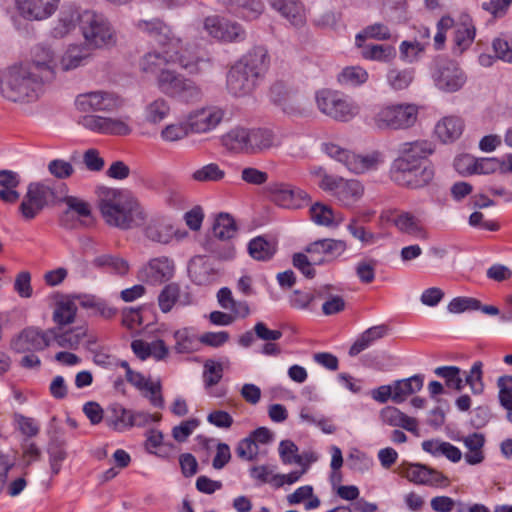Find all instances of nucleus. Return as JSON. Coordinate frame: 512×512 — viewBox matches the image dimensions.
Masks as SVG:
<instances>
[{"label":"nucleus","instance_id":"1","mask_svg":"<svg viewBox=\"0 0 512 512\" xmlns=\"http://www.w3.org/2000/svg\"><path fill=\"white\" fill-rule=\"evenodd\" d=\"M99 208L108 225L122 230L139 227L147 218L141 203L127 190H108L100 200Z\"/></svg>","mask_w":512,"mask_h":512},{"label":"nucleus","instance_id":"2","mask_svg":"<svg viewBox=\"0 0 512 512\" xmlns=\"http://www.w3.org/2000/svg\"><path fill=\"white\" fill-rule=\"evenodd\" d=\"M269 67L268 51L263 46L254 47L236 62L227 74V89L236 96L249 95L264 77Z\"/></svg>","mask_w":512,"mask_h":512},{"label":"nucleus","instance_id":"3","mask_svg":"<svg viewBox=\"0 0 512 512\" xmlns=\"http://www.w3.org/2000/svg\"><path fill=\"white\" fill-rule=\"evenodd\" d=\"M44 86L21 63L0 70V95L9 102L21 106L36 103L44 93Z\"/></svg>","mask_w":512,"mask_h":512},{"label":"nucleus","instance_id":"4","mask_svg":"<svg viewBox=\"0 0 512 512\" xmlns=\"http://www.w3.org/2000/svg\"><path fill=\"white\" fill-rule=\"evenodd\" d=\"M222 144L229 151L259 154L280 145L273 130L264 127H235L222 136Z\"/></svg>","mask_w":512,"mask_h":512},{"label":"nucleus","instance_id":"5","mask_svg":"<svg viewBox=\"0 0 512 512\" xmlns=\"http://www.w3.org/2000/svg\"><path fill=\"white\" fill-rule=\"evenodd\" d=\"M81 33L84 45L90 50L112 47L117 43V34L110 21L94 11L82 13Z\"/></svg>","mask_w":512,"mask_h":512},{"label":"nucleus","instance_id":"6","mask_svg":"<svg viewBox=\"0 0 512 512\" xmlns=\"http://www.w3.org/2000/svg\"><path fill=\"white\" fill-rule=\"evenodd\" d=\"M418 108L413 104L399 103L379 107L371 123L379 130H404L416 123Z\"/></svg>","mask_w":512,"mask_h":512},{"label":"nucleus","instance_id":"7","mask_svg":"<svg viewBox=\"0 0 512 512\" xmlns=\"http://www.w3.org/2000/svg\"><path fill=\"white\" fill-rule=\"evenodd\" d=\"M435 171L431 165L410 164L407 161L392 162L390 168L391 180L408 189H421L434 179Z\"/></svg>","mask_w":512,"mask_h":512},{"label":"nucleus","instance_id":"8","mask_svg":"<svg viewBox=\"0 0 512 512\" xmlns=\"http://www.w3.org/2000/svg\"><path fill=\"white\" fill-rule=\"evenodd\" d=\"M316 103L323 114L341 122H348L359 113V107L352 99L336 91L317 92Z\"/></svg>","mask_w":512,"mask_h":512},{"label":"nucleus","instance_id":"9","mask_svg":"<svg viewBox=\"0 0 512 512\" xmlns=\"http://www.w3.org/2000/svg\"><path fill=\"white\" fill-rule=\"evenodd\" d=\"M325 151L331 158L342 163L349 171L356 174L376 170L384 162V156L379 151L357 155L333 143L325 144Z\"/></svg>","mask_w":512,"mask_h":512},{"label":"nucleus","instance_id":"10","mask_svg":"<svg viewBox=\"0 0 512 512\" xmlns=\"http://www.w3.org/2000/svg\"><path fill=\"white\" fill-rule=\"evenodd\" d=\"M163 52L146 53L141 61L140 68L144 73L158 75L166 70L169 63H177L188 73L197 71V60H187L183 55H179L177 51H171L168 46H164Z\"/></svg>","mask_w":512,"mask_h":512},{"label":"nucleus","instance_id":"11","mask_svg":"<svg viewBox=\"0 0 512 512\" xmlns=\"http://www.w3.org/2000/svg\"><path fill=\"white\" fill-rule=\"evenodd\" d=\"M21 64L42 84L52 82L56 77L58 62L55 51L48 46L37 45L31 50V58Z\"/></svg>","mask_w":512,"mask_h":512},{"label":"nucleus","instance_id":"12","mask_svg":"<svg viewBox=\"0 0 512 512\" xmlns=\"http://www.w3.org/2000/svg\"><path fill=\"white\" fill-rule=\"evenodd\" d=\"M431 75L435 86L447 93L460 90L467 81V76L459 64L449 59L437 60Z\"/></svg>","mask_w":512,"mask_h":512},{"label":"nucleus","instance_id":"13","mask_svg":"<svg viewBox=\"0 0 512 512\" xmlns=\"http://www.w3.org/2000/svg\"><path fill=\"white\" fill-rule=\"evenodd\" d=\"M320 188L330 192L342 205L351 206L363 195V186L358 180H344L340 177L324 175L319 183Z\"/></svg>","mask_w":512,"mask_h":512},{"label":"nucleus","instance_id":"14","mask_svg":"<svg viewBox=\"0 0 512 512\" xmlns=\"http://www.w3.org/2000/svg\"><path fill=\"white\" fill-rule=\"evenodd\" d=\"M128 120V117L112 118L95 114H86L79 117L78 124L94 133L126 136L132 132V128L129 125Z\"/></svg>","mask_w":512,"mask_h":512},{"label":"nucleus","instance_id":"15","mask_svg":"<svg viewBox=\"0 0 512 512\" xmlns=\"http://www.w3.org/2000/svg\"><path fill=\"white\" fill-rule=\"evenodd\" d=\"M51 333V329L44 331L34 326L26 327L11 339L10 348L16 353L43 351L51 344Z\"/></svg>","mask_w":512,"mask_h":512},{"label":"nucleus","instance_id":"16","mask_svg":"<svg viewBox=\"0 0 512 512\" xmlns=\"http://www.w3.org/2000/svg\"><path fill=\"white\" fill-rule=\"evenodd\" d=\"M122 105L120 98L108 91H92L79 94L75 106L80 112L113 111Z\"/></svg>","mask_w":512,"mask_h":512},{"label":"nucleus","instance_id":"17","mask_svg":"<svg viewBox=\"0 0 512 512\" xmlns=\"http://www.w3.org/2000/svg\"><path fill=\"white\" fill-rule=\"evenodd\" d=\"M225 112L217 106H205L190 111L186 115L193 134H206L213 131L224 119Z\"/></svg>","mask_w":512,"mask_h":512},{"label":"nucleus","instance_id":"18","mask_svg":"<svg viewBox=\"0 0 512 512\" xmlns=\"http://www.w3.org/2000/svg\"><path fill=\"white\" fill-rule=\"evenodd\" d=\"M204 29L213 38L226 42L242 41L246 35L238 23L218 16L207 17L204 21Z\"/></svg>","mask_w":512,"mask_h":512},{"label":"nucleus","instance_id":"19","mask_svg":"<svg viewBox=\"0 0 512 512\" xmlns=\"http://www.w3.org/2000/svg\"><path fill=\"white\" fill-rule=\"evenodd\" d=\"M175 271L174 262L161 256L151 259L138 271V278L151 284H160L170 280Z\"/></svg>","mask_w":512,"mask_h":512},{"label":"nucleus","instance_id":"20","mask_svg":"<svg viewBox=\"0 0 512 512\" xmlns=\"http://www.w3.org/2000/svg\"><path fill=\"white\" fill-rule=\"evenodd\" d=\"M401 473L408 481L418 485L435 487L449 485V480L444 474L423 464H408Z\"/></svg>","mask_w":512,"mask_h":512},{"label":"nucleus","instance_id":"21","mask_svg":"<svg viewBox=\"0 0 512 512\" xmlns=\"http://www.w3.org/2000/svg\"><path fill=\"white\" fill-rule=\"evenodd\" d=\"M268 193L272 202L280 207L289 209L301 207L302 203L308 198L305 191L285 183L270 184Z\"/></svg>","mask_w":512,"mask_h":512},{"label":"nucleus","instance_id":"22","mask_svg":"<svg viewBox=\"0 0 512 512\" xmlns=\"http://www.w3.org/2000/svg\"><path fill=\"white\" fill-rule=\"evenodd\" d=\"M347 248L342 240L321 239L306 247V252L311 255L314 264H324L341 256Z\"/></svg>","mask_w":512,"mask_h":512},{"label":"nucleus","instance_id":"23","mask_svg":"<svg viewBox=\"0 0 512 512\" xmlns=\"http://www.w3.org/2000/svg\"><path fill=\"white\" fill-rule=\"evenodd\" d=\"M60 0H16L20 15L31 21H42L51 17Z\"/></svg>","mask_w":512,"mask_h":512},{"label":"nucleus","instance_id":"24","mask_svg":"<svg viewBox=\"0 0 512 512\" xmlns=\"http://www.w3.org/2000/svg\"><path fill=\"white\" fill-rule=\"evenodd\" d=\"M64 190H66V185L62 183L33 182L27 187V191L43 209L62 202Z\"/></svg>","mask_w":512,"mask_h":512},{"label":"nucleus","instance_id":"25","mask_svg":"<svg viewBox=\"0 0 512 512\" xmlns=\"http://www.w3.org/2000/svg\"><path fill=\"white\" fill-rule=\"evenodd\" d=\"M434 153V145L428 140H415L401 143L398 147V156L393 162L407 161L410 164H422Z\"/></svg>","mask_w":512,"mask_h":512},{"label":"nucleus","instance_id":"26","mask_svg":"<svg viewBox=\"0 0 512 512\" xmlns=\"http://www.w3.org/2000/svg\"><path fill=\"white\" fill-rule=\"evenodd\" d=\"M143 233L152 242L167 244L173 239L175 230L169 219L156 216L146 222Z\"/></svg>","mask_w":512,"mask_h":512},{"label":"nucleus","instance_id":"27","mask_svg":"<svg viewBox=\"0 0 512 512\" xmlns=\"http://www.w3.org/2000/svg\"><path fill=\"white\" fill-rule=\"evenodd\" d=\"M138 30L147 33L153 37L157 43L163 46H178L180 43L179 38L171 36L170 28L160 19L139 20L136 23Z\"/></svg>","mask_w":512,"mask_h":512},{"label":"nucleus","instance_id":"28","mask_svg":"<svg viewBox=\"0 0 512 512\" xmlns=\"http://www.w3.org/2000/svg\"><path fill=\"white\" fill-rule=\"evenodd\" d=\"M90 49L84 44H72L61 55L58 67L63 72L75 70L84 66L90 58Z\"/></svg>","mask_w":512,"mask_h":512},{"label":"nucleus","instance_id":"29","mask_svg":"<svg viewBox=\"0 0 512 512\" xmlns=\"http://www.w3.org/2000/svg\"><path fill=\"white\" fill-rule=\"evenodd\" d=\"M268 3L287 19L291 25L301 27L305 24V11L299 0H268Z\"/></svg>","mask_w":512,"mask_h":512},{"label":"nucleus","instance_id":"30","mask_svg":"<svg viewBox=\"0 0 512 512\" xmlns=\"http://www.w3.org/2000/svg\"><path fill=\"white\" fill-rule=\"evenodd\" d=\"M191 302L190 294L181 292L180 286L177 283H170L164 286L158 296V305L163 313L170 312L177 303L186 306Z\"/></svg>","mask_w":512,"mask_h":512},{"label":"nucleus","instance_id":"31","mask_svg":"<svg viewBox=\"0 0 512 512\" xmlns=\"http://www.w3.org/2000/svg\"><path fill=\"white\" fill-rule=\"evenodd\" d=\"M77 24L82 25V13L74 6H64L53 27L52 34L56 38H63L73 31Z\"/></svg>","mask_w":512,"mask_h":512},{"label":"nucleus","instance_id":"32","mask_svg":"<svg viewBox=\"0 0 512 512\" xmlns=\"http://www.w3.org/2000/svg\"><path fill=\"white\" fill-rule=\"evenodd\" d=\"M464 121L459 116H445L435 126L437 137L443 142H454L463 133Z\"/></svg>","mask_w":512,"mask_h":512},{"label":"nucleus","instance_id":"33","mask_svg":"<svg viewBox=\"0 0 512 512\" xmlns=\"http://www.w3.org/2000/svg\"><path fill=\"white\" fill-rule=\"evenodd\" d=\"M388 334V327L385 324L376 325L362 332L349 349V355L355 357L362 351L368 349L377 340Z\"/></svg>","mask_w":512,"mask_h":512},{"label":"nucleus","instance_id":"34","mask_svg":"<svg viewBox=\"0 0 512 512\" xmlns=\"http://www.w3.org/2000/svg\"><path fill=\"white\" fill-rule=\"evenodd\" d=\"M51 338L55 340L58 346L67 349H77L84 338L87 337V328L85 326L74 327L62 331L61 327L51 328Z\"/></svg>","mask_w":512,"mask_h":512},{"label":"nucleus","instance_id":"35","mask_svg":"<svg viewBox=\"0 0 512 512\" xmlns=\"http://www.w3.org/2000/svg\"><path fill=\"white\" fill-rule=\"evenodd\" d=\"M396 228L409 236L418 239H427L428 235L421 221L410 212L402 211L393 218Z\"/></svg>","mask_w":512,"mask_h":512},{"label":"nucleus","instance_id":"36","mask_svg":"<svg viewBox=\"0 0 512 512\" xmlns=\"http://www.w3.org/2000/svg\"><path fill=\"white\" fill-rule=\"evenodd\" d=\"M423 383L424 377L418 374L406 379L394 381L393 402L397 404L404 402L410 395L420 391L423 387Z\"/></svg>","mask_w":512,"mask_h":512},{"label":"nucleus","instance_id":"37","mask_svg":"<svg viewBox=\"0 0 512 512\" xmlns=\"http://www.w3.org/2000/svg\"><path fill=\"white\" fill-rule=\"evenodd\" d=\"M131 414L132 410L114 403L107 408L105 422L113 430L123 432L131 429Z\"/></svg>","mask_w":512,"mask_h":512},{"label":"nucleus","instance_id":"38","mask_svg":"<svg viewBox=\"0 0 512 512\" xmlns=\"http://www.w3.org/2000/svg\"><path fill=\"white\" fill-rule=\"evenodd\" d=\"M270 97L274 103L282 106L283 111L290 115L302 114L304 112V109L299 105L295 97L281 83H276L271 87Z\"/></svg>","mask_w":512,"mask_h":512},{"label":"nucleus","instance_id":"39","mask_svg":"<svg viewBox=\"0 0 512 512\" xmlns=\"http://www.w3.org/2000/svg\"><path fill=\"white\" fill-rule=\"evenodd\" d=\"M356 46L360 48L361 56L366 60L378 61L387 63L392 61L396 57V50L391 45L383 44H362V42L356 43Z\"/></svg>","mask_w":512,"mask_h":512},{"label":"nucleus","instance_id":"40","mask_svg":"<svg viewBox=\"0 0 512 512\" xmlns=\"http://www.w3.org/2000/svg\"><path fill=\"white\" fill-rule=\"evenodd\" d=\"M66 441L62 434L57 431L51 436L47 452L49 455V462L52 473L58 474L61 469L62 462L66 459L67 453L65 451Z\"/></svg>","mask_w":512,"mask_h":512},{"label":"nucleus","instance_id":"41","mask_svg":"<svg viewBox=\"0 0 512 512\" xmlns=\"http://www.w3.org/2000/svg\"><path fill=\"white\" fill-rule=\"evenodd\" d=\"M475 32L472 18L468 14H461L454 35V42L460 51L467 49L472 44Z\"/></svg>","mask_w":512,"mask_h":512},{"label":"nucleus","instance_id":"42","mask_svg":"<svg viewBox=\"0 0 512 512\" xmlns=\"http://www.w3.org/2000/svg\"><path fill=\"white\" fill-rule=\"evenodd\" d=\"M422 449L433 456H445L448 460L457 463L462 458L459 448L449 442L440 440H426L422 442Z\"/></svg>","mask_w":512,"mask_h":512},{"label":"nucleus","instance_id":"43","mask_svg":"<svg viewBox=\"0 0 512 512\" xmlns=\"http://www.w3.org/2000/svg\"><path fill=\"white\" fill-rule=\"evenodd\" d=\"M277 251V244L264 236H258L248 243L249 255L257 261L270 260Z\"/></svg>","mask_w":512,"mask_h":512},{"label":"nucleus","instance_id":"44","mask_svg":"<svg viewBox=\"0 0 512 512\" xmlns=\"http://www.w3.org/2000/svg\"><path fill=\"white\" fill-rule=\"evenodd\" d=\"M218 2L248 20L256 19L263 11L261 0H218Z\"/></svg>","mask_w":512,"mask_h":512},{"label":"nucleus","instance_id":"45","mask_svg":"<svg viewBox=\"0 0 512 512\" xmlns=\"http://www.w3.org/2000/svg\"><path fill=\"white\" fill-rule=\"evenodd\" d=\"M173 336L175 339L174 349L177 353H193L200 349V337L188 328L175 331Z\"/></svg>","mask_w":512,"mask_h":512},{"label":"nucleus","instance_id":"46","mask_svg":"<svg viewBox=\"0 0 512 512\" xmlns=\"http://www.w3.org/2000/svg\"><path fill=\"white\" fill-rule=\"evenodd\" d=\"M170 110V105L165 99L157 98L145 106L144 120L149 124L157 125L168 117Z\"/></svg>","mask_w":512,"mask_h":512},{"label":"nucleus","instance_id":"47","mask_svg":"<svg viewBox=\"0 0 512 512\" xmlns=\"http://www.w3.org/2000/svg\"><path fill=\"white\" fill-rule=\"evenodd\" d=\"M311 219L318 225L332 226L342 222L341 214L335 213L333 209L322 203H315L310 208Z\"/></svg>","mask_w":512,"mask_h":512},{"label":"nucleus","instance_id":"48","mask_svg":"<svg viewBox=\"0 0 512 512\" xmlns=\"http://www.w3.org/2000/svg\"><path fill=\"white\" fill-rule=\"evenodd\" d=\"M202 97L203 92L200 86L193 80L185 78L171 98L180 103L192 104L199 102Z\"/></svg>","mask_w":512,"mask_h":512},{"label":"nucleus","instance_id":"49","mask_svg":"<svg viewBox=\"0 0 512 512\" xmlns=\"http://www.w3.org/2000/svg\"><path fill=\"white\" fill-rule=\"evenodd\" d=\"M483 363L475 361L469 371H463L464 386H469L473 395H481L485 390Z\"/></svg>","mask_w":512,"mask_h":512},{"label":"nucleus","instance_id":"50","mask_svg":"<svg viewBox=\"0 0 512 512\" xmlns=\"http://www.w3.org/2000/svg\"><path fill=\"white\" fill-rule=\"evenodd\" d=\"M435 375L445 381L448 389L462 391L464 388L463 371L457 366H440L434 370Z\"/></svg>","mask_w":512,"mask_h":512},{"label":"nucleus","instance_id":"51","mask_svg":"<svg viewBox=\"0 0 512 512\" xmlns=\"http://www.w3.org/2000/svg\"><path fill=\"white\" fill-rule=\"evenodd\" d=\"M192 279L197 285H209L219 277V268L209 261L194 265L190 269Z\"/></svg>","mask_w":512,"mask_h":512},{"label":"nucleus","instance_id":"52","mask_svg":"<svg viewBox=\"0 0 512 512\" xmlns=\"http://www.w3.org/2000/svg\"><path fill=\"white\" fill-rule=\"evenodd\" d=\"M387 83L391 89L400 91L408 88L414 80V70L405 68H390L386 75Z\"/></svg>","mask_w":512,"mask_h":512},{"label":"nucleus","instance_id":"53","mask_svg":"<svg viewBox=\"0 0 512 512\" xmlns=\"http://www.w3.org/2000/svg\"><path fill=\"white\" fill-rule=\"evenodd\" d=\"M184 79L185 77L178 74L177 72L166 69L158 75L157 85L162 93L171 98Z\"/></svg>","mask_w":512,"mask_h":512},{"label":"nucleus","instance_id":"54","mask_svg":"<svg viewBox=\"0 0 512 512\" xmlns=\"http://www.w3.org/2000/svg\"><path fill=\"white\" fill-rule=\"evenodd\" d=\"M188 121L174 122L166 125L160 132V137L164 142L174 143L179 142L191 134Z\"/></svg>","mask_w":512,"mask_h":512},{"label":"nucleus","instance_id":"55","mask_svg":"<svg viewBox=\"0 0 512 512\" xmlns=\"http://www.w3.org/2000/svg\"><path fill=\"white\" fill-rule=\"evenodd\" d=\"M237 228L233 217L228 213H220L213 224V234L217 239L228 240L234 237Z\"/></svg>","mask_w":512,"mask_h":512},{"label":"nucleus","instance_id":"56","mask_svg":"<svg viewBox=\"0 0 512 512\" xmlns=\"http://www.w3.org/2000/svg\"><path fill=\"white\" fill-rule=\"evenodd\" d=\"M77 306L75 301L66 300L57 303L53 312V320L58 327L71 324L75 320Z\"/></svg>","mask_w":512,"mask_h":512},{"label":"nucleus","instance_id":"57","mask_svg":"<svg viewBox=\"0 0 512 512\" xmlns=\"http://www.w3.org/2000/svg\"><path fill=\"white\" fill-rule=\"evenodd\" d=\"M330 286H324L317 290L316 295L325 299L322 305V312L325 315L337 314L344 310L345 301L341 296H331L328 294Z\"/></svg>","mask_w":512,"mask_h":512},{"label":"nucleus","instance_id":"58","mask_svg":"<svg viewBox=\"0 0 512 512\" xmlns=\"http://www.w3.org/2000/svg\"><path fill=\"white\" fill-rule=\"evenodd\" d=\"M368 80V72L360 66H350L342 70L338 76L341 84L359 86Z\"/></svg>","mask_w":512,"mask_h":512},{"label":"nucleus","instance_id":"59","mask_svg":"<svg viewBox=\"0 0 512 512\" xmlns=\"http://www.w3.org/2000/svg\"><path fill=\"white\" fill-rule=\"evenodd\" d=\"M225 177V171L218 164L209 163L193 172L192 178L198 182H218Z\"/></svg>","mask_w":512,"mask_h":512},{"label":"nucleus","instance_id":"60","mask_svg":"<svg viewBox=\"0 0 512 512\" xmlns=\"http://www.w3.org/2000/svg\"><path fill=\"white\" fill-rule=\"evenodd\" d=\"M93 264L97 267H110L115 273L124 275L129 270V264L123 258L105 254L96 257Z\"/></svg>","mask_w":512,"mask_h":512},{"label":"nucleus","instance_id":"61","mask_svg":"<svg viewBox=\"0 0 512 512\" xmlns=\"http://www.w3.org/2000/svg\"><path fill=\"white\" fill-rule=\"evenodd\" d=\"M391 37L389 28L382 23H375L367 26L356 35V43L371 38L376 40H388Z\"/></svg>","mask_w":512,"mask_h":512},{"label":"nucleus","instance_id":"62","mask_svg":"<svg viewBox=\"0 0 512 512\" xmlns=\"http://www.w3.org/2000/svg\"><path fill=\"white\" fill-rule=\"evenodd\" d=\"M18 210L23 220L32 221L41 213L43 208L27 191L22 198Z\"/></svg>","mask_w":512,"mask_h":512},{"label":"nucleus","instance_id":"63","mask_svg":"<svg viewBox=\"0 0 512 512\" xmlns=\"http://www.w3.org/2000/svg\"><path fill=\"white\" fill-rule=\"evenodd\" d=\"M426 44L427 42L417 40L403 41L399 47L401 58L410 63L418 60L420 55L425 51Z\"/></svg>","mask_w":512,"mask_h":512},{"label":"nucleus","instance_id":"64","mask_svg":"<svg viewBox=\"0 0 512 512\" xmlns=\"http://www.w3.org/2000/svg\"><path fill=\"white\" fill-rule=\"evenodd\" d=\"M223 377V366L219 362L207 361L204 365L203 381L206 389H211Z\"/></svg>","mask_w":512,"mask_h":512}]
</instances>
